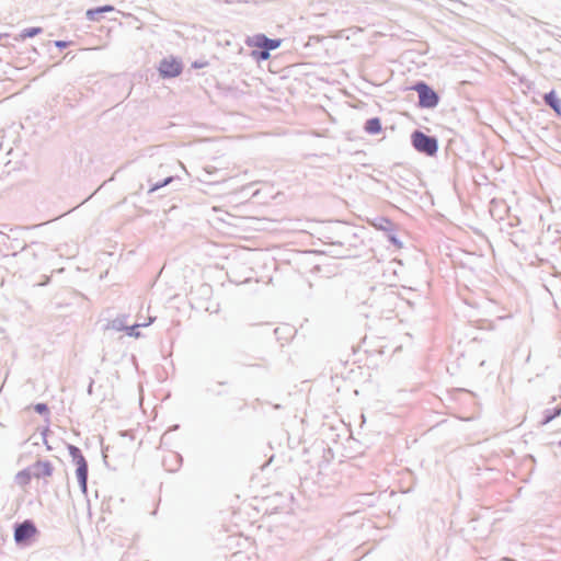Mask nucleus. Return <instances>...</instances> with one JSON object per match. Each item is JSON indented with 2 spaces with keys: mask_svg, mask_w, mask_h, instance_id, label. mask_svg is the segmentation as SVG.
<instances>
[{
  "mask_svg": "<svg viewBox=\"0 0 561 561\" xmlns=\"http://www.w3.org/2000/svg\"><path fill=\"white\" fill-rule=\"evenodd\" d=\"M282 39H271L264 35L256 36L253 42V49L251 56L256 61L266 60L270 58V50L276 49L280 46Z\"/></svg>",
  "mask_w": 561,
  "mask_h": 561,
  "instance_id": "1",
  "label": "nucleus"
},
{
  "mask_svg": "<svg viewBox=\"0 0 561 561\" xmlns=\"http://www.w3.org/2000/svg\"><path fill=\"white\" fill-rule=\"evenodd\" d=\"M183 64L179 57L168 56L161 59L158 72L163 79L175 78L182 73Z\"/></svg>",
  "mask_w": 561,
  "mask_h": 561,
  "instance_id": "2",
  "label": "nucleus"
},
{
  "mask_svg": "<svg viewBox=\"0 0 561 561\" xmlns=\"http://www.w3.org/2000/svg\"><path fill=\"white\" fill-rule=\"evenodd\" d=\"M412 144L417 151L426 153L427 156H434L438 149L437 140L422 131L413 133Z\"/></svg>",
  "mask_w": 561,
  "mask_h": 561,
  "instance_id": "3",
  "label": "nucleus"
},
{
  "mask_svg": "<svg viewBox=\"0 0 561 561\" xmlns=\"http://www.w3.org/2000/svg\"><path fill=\"white\" fill-rule=\"evenodd\" d=\"M419 93V103L422 107H435L438 103L437 94L424 82H420L413 88Z\"/></svg>",
  "mask_w": 561,
  "mask_h": 561,
  "instance_id": "4",
  "label": "nucleus"
},
{
  "mask_svg": "<svg viewBox=\"0 0 561 561\" xmlns=\"http://www.w3.org/2000/svg\"><path fill=\"white\" fill-rule=\"evenodd\" d=\"M36 534L37 529L35 525L30 520H25L16 526L14 530V540L18 543H24L32 539Z\"/></svg>",
  "mask_w": 561,
  "mask_h": 561,
  "instance_id": "5",
  "label": "nucleus"
},
{
  "mask_svg": "<svg viewBox=\"0 0 561 561\" xmlns=\"http://www.w3.org/2000/svg\"><path fill=\"white\" fill-rule=\"evenodd\" d=\"M54 468L49 461H36L32 467L33 478L47 482L53 476Z\"/></svg>",
  "mask_w": 561,
  "mask_h": 561,
  "instance_id": "6",
  "label": "nucleus"
},
{
  "mask_svg": "<svg viewBox=\"0 0 561 561\" xmlns=\"http://www.w3.org/2000/svg\"><path fill=\"white\" fill-rule=\"evenodd\" d=\"M76 476L79 481L80 488L83 492L87 491V479H88V465L82 455L76 458Z\"/></svg>",
  "mask_w": 561,
  "mask_h": 561,
  "instance_id": "7",
  "label": "nucleus"
},
{
  "mask_svg": "<svg viewBox=\"0 0 561 561\" xmlns=\"http://www.w3.org/2000/svg\"><path fill=\"white\" fill-rule=\"evenodd\" d=\"M114 8L112 5H104L95 9H90L87 11V18L90 21H99L100 14L104 12H112Z\"/></svg>",
  "mask_w": 561,
  "mask_h": 561,
  "instance_id": "8",
  "label": "nucleus"
},
{
  "mask_svg": "<svg viewBox=\"0 0 561 561\" xmlns=\"http://www.w3.org/2000/svg\"><path fill=\"white\" fill-rule=\"evenodd\" d=\"M32 478H33V473L28 469L22 470V471L18 472L15 476L16 483L22 488L27 486L30 484Z\"/></svg>",
  "mask_w": 561,
  "mask_h": 561,
  "instance_id": "9",
  "label": "nucleus"
},
{
  "mask_svg": "<svg viewBox=\"0 0 561 561\" xmlns=\"http://www.w3.org/2000/svg\"><path fill=\"white\" fill-rule=\"evenodd\" d=\"M365 130L368 133V134H378L381 131V123H380V119L375 117V118H370L366 122V125H365Z\"/></svg>",
  "mask_w": 561,
  "mask_h": 561,
  "instance_id": "10",
  "label": "nucleus"
},
{
  "mask_svg": "<svg viewBox=\"0 0 561 561\" xmlns=\"http://www.w3.org/2000/svg\"><path fill=\"white\" fill-rule=\"evenodd\" d=\"M545 101L549 104L558 114L561 113L560 100L557 98L554 91L545 95Z\"/></svg>",
  "mask_w": 561,
  "mask_h": 561,
  "instance_id": "11",
  "label": "nucleus"
},
{
  "mask_svg": "<svg viewBox=\"0 0 561 561\" xmlns=\"http://www.w3.org/2000/svg\"><path fill=\"white\" fill-rule=\"evenodd\" d=\"M39 33H42L41 27L26 28L21 32V34L19 35V39L24 41L28 37H34V36L38 35Z\"/></svg>",
  "mask_w": 561,
  "mask_h": 561,
  "instance_id": "12",
  "label": "nucleus"
},
{
  "mask_svg": "<svg viewBox=\"0 0 561 561\" xmlns=\"http://www.w3.org/2000/svg\"><path fill=\"white\" fill-rule=\"evenodd\" d=\"M35 411L43 414V413H46L48 411L47 409V405L44 404V403H37L35 407H34Z\"/></svg>",
  "mask_w": 561,
  "mask_h": 561,
  "instance_id": "13",
  "label": "nucleus"
},
{
  "mask_svg": "<svg viewBox=\"0 0 561 561\" xmlns=\"http://www.w3.org/2000/svg\"><path fill=\"white\" fill-rule=\"evenodd\" d=\"M141 324H135V325H131L128 330H129V335H133V336H136L138 337L139 336V333L136 331ZM144 325H147V323H145Z\"/></svg>",
  "mask_w": 561,
  "mask_h": 561,
  "instance_id": "14",
  "label": "nucleus"
},
{
  "mask_svg": "<svg viewBox=\"0 0 561 561\" xmlns=\"http://www.w3.org/2000/svg\"><path fill=\"white\" fill-rule=\"evenodd\" d=\"M55 45L59 48H65L67 46V43L62 41H57Z\"/></svg>",
  "mask_w": 561,
  "mask_h": 561,
  "instance_id": "15",
  "label": "nucleus"
},
{
  "mask_svg": "<svg viewBox=\"0 0 561 561\" xmlns=\"http://www.w3.org/2000/svg\"><path fill=\"white\" fill-rule=\"evenodd\" d=\"M205 66H207V64H206V62H202V64H201V62H194V64H193V67H194V68H202V67H205Z\"/></svg>",
  "mask_w": 561,
  "mask_h": 561,
  "instance_id": "16",
  "label": "nucleus"
}]
</instances>
